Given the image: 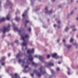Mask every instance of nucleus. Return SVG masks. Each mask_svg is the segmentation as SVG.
Listing matches in <instances>:
<instances>
[{
    "label": "nucleus",
    "instance_id": "1",
    "mask_svg": "<svg viewBox=\"0 0 78 78\" xmlns=\"http://www.w3.org/2000/svg\"><path fill=\"white\" fill-rule=\"evenodd\" d=\"M34 49H32L31 50L29 49L27 51V53H28L29 54L27 56V57L28 58L30 62H32V66H34L35 67H37V64L34 62L33 60V56H32V54L31 53H34Z\"/></svg>",
    "mask_w": 78,
    "mask_h": 78
},
{
    "label": "nucleus",
    "instance_id": "2",
    "mask_svg": "<svg viewBox=\"0 0 78 78\" xmlns=\"http://www.w3.org/2000/svg\"><path fill=\"white\" fill-rule=\"evenodd\" d=\"M29 9H28L27 10L25 11L24 13L22 15V17H23V21L24 23H25V27L22 29V31H24V30L27 27V23L29 22V20H27V18H28V16L27 15V11H28Z\"/></svg>",
    "mask_w": 78,
    "mask_h": 78
},
{
    "label": "nucleus",
    "instance_id": "3",
    "mask_svg": "<svg viewBox=\"0 0 78 78\" xmlns=\"http://www.w3.org/2000/svg\"><path fill=\"white\" fill-rule=\"evenodd\" d=\"M21 38L23 41V42L21 44L22 46H27V44L28 42V38H29L28 35H25L24 36V34H22L21 35Z\"/></svg>",
    "mask_w": 78,
    "mask_h": 78
},
{
    "label": "nucleus",
    "instance_id": "4",
    "mask_svg": "<svg viewBox=\"0 0 78 78\" xmlns=\"http://www.w3.org/2000/svg\"><path fill=\"white\" fill-rule=\"evenodd\" d=\"M43 68H44V67L41 66L40 68L39 69V70L40 71V72H37V70H35L34 71L33 73H36V74L38 76H41L42 75H44V74L46 73V71H45V70H44V71H42Z\"/></svg>",
    "mask_w": 78,
    "mask_h": 78
},
{
    "label": "nucleus",
    "instance_id": "5",
    "mask_svg": "<svg viewBox=\"0 0 78 78\" xmlns=\"http://www.w3.org/2000/svg\"><path fill=\"white\" fill-rule=\"evenodd\" d=\"M10 27H11L10 24H8L7 25V27H4L3 29L0 28V32L3 31V33H5L6 31H9L10 30Z\"/></svg>",
    "mask_w": 78,
    "mask_h": 78
},
{
    "label": "nucleus",
    "instance_id": "6",
    "mask_svg": "<svg viewBox=\"0 0 78 78\" xmlns=\"http://www.w3.org/2000/svg\"><path fill=\"white\" fill-rule=\"evenodd\" d=\"M34 57H35L36 58H38L40 61H41L42 62H45L44 60V58L43 56L40 55H35L34 56Z\"/></svg>",
    "mask_w": 78,
    "mask_h": 78
},
{
    "label": "nucleus",
    "instance_id": "7",
    "mask_svg": "<svg viewBox=\"0 0 78 78\" xmlns=\"http://www.w3.org/2000/svg\"><path fill=\"white\" fill-rule=\"evenodd\" d=\"M54 66V63L51 62L49 63H47L46 62L45 64V66H46V67H49L50 66Z\"/></svg>",
    "mask_w": 78,
    "mask_h": 78
},
{
    "label": "nucleus",
    "instance_id": "8",
    "mask_svg": "<svg viewBox=\"0 0 78 78\" xmlns=\"http://www.w3.org/2000/svg\"><path fill=\"white\" fill-rule=\"evenodd\" d=\"M45 14H51L52 12V11L50 10L49 11L48 10V7H47L45 8Z\"/></svg>",
    "mask_w": 78,
    "mask_h": 78
},
{
    "label": "nucleus",
    "instance_id": "9",
    "mask_svg": "<svg viewBox=\"0 0 78 78\" xmlns=\"http://www.w3.org/2000/svg\"><path fill=\"white\" fill-rule=\"evenodd\" d=\"M6 6H13V4L9 0H7L6 3Z\"/></svg>",
    "mask_w": 78,
    "mask_h": 78
},
{
    "label": "nucleus",
    "instance_id": "10",
    "mask_svg": "<svg viewBox=\"0 0 78 78\" xmlns=\"http://www.w3.org/2000/svg\"><path fill=\"white\" fill-rule=\"evenodd\" d=\"M52 58H55V59H58L59 58V56H57V54L55 53L52 55Z\"/></svg>",
    "mask_w": 78,
    "mask_h": 78
},
{
    "label": "nucleus",
    "instance_id": "11",
    "mask_svg": "<svg viewBox=\"0 0 78 78\" xmlns=\"http://www.w3.org/2000/svg\"><path fill=\"white\" fill-rule=\"evenodd\" d=\"M14 31H18V32H19V35L20 34L21 32H22V31H21L20 30H19L18 29V28L16 27H15L14 28Z\"/></svg>",
    "mask_w": 78,
    "mask_h": 78
},
{
    "label": "nucleus",
    "instance_id": "12",
    "mask_svg": "<svg viewBox=\"0 0 78 78\" xmlns=\"http://www.w3.org/2000/svg\"><path fill=\"white\" fill-rule=\"evenodd\" d=\"M19 62H22L23 64H22L21 66L22 67H24V64H25V60H21V59H20L19 60Z\"/></svg>",
    "mask_w": 78,
    "mask_h": 78
},
{
    "label": "nucleus",
    "instance_id": "13",
    "mask_svg": "<svg viewBox=\"0 0 78 78\" xmlns=\"http://www.w3.org/2000/svg\"><path fill=\"white\" fill-rule=\"evenodd\" d=\"M64 45L65 47H67L68 50H69V49L71 48V45H68L66 44H65Z\"/></svg>",
    "mask_w": 78,
    "mask_h": 78
},
{
    "label": "nucleus",
    "instance_id": "14",
    "mask_svg": "<svg viewBox=\"0 0 78 78\" xmlns=\"http://www.w3.org/2000/svg\"><path fill=\"white\" fill-rule=\"evenodd\" d=\"M5 57H2L1 58V59L0 61L1 63H2V62H3L4 61H5Z\"/></svg>",
    "mask_w": 78,
    "mask_h": 78
},
{
    "label": "nucleus",
    "instance_id": "15",
    "mask_svg": "<svg viewBox=\"0 0 78 78\" xmlns=\"http://www.w3.org/2000/svg\"><path fill=\"white\" fill-rule=\"evenodd\" d=\"M22 56V55L20 54V53H19L16 55V58H19L20 56Z\"/></svg>",
    "mask_w": 78,
    "mask_h": 78
},
{
    "label": "nucleus",
    "instance_id": "16",
    "mask_svg": "<svg viewBox=\"0 0 78 78\" xmlns=\"http://www.w3.org/2000/svg\"><path fill=\"white\" fill-rule=\"evenodd\" d=\"M15 20L17 22H19L20 20V18L17 16H16L15 18Z\"/></svg>",
    "mask_w": 78,
    "mask_h": 78
},
{
    "label": "nucleus",
    "instance_id": "17",
    "mask_svg": "<svg viewBox=\"0 0 78 78\" xmlns=\"http://www.w3.org/2000/svg\"><path fill=\"white\" fill-rule=\"evenodd\" d=\"M5 19L6 18H3L1 19H0V23H1L2 22H3V21H5Z\"/></svg>",
    "mask_w": 78,
    "mask_h": 78
},
{
    "label": "nucleus",
    "instance_id": "18",
    "mask_svg": "<svg viewBox=\"0 0 78 78\" xmlns=\"http://www.w3.org/2000/svg\"><path fill=\"white\" fill-rule=\"evenodd\" d=\"M50 70L51 71V72L52 74V75H54L55 73V72L53 69H50Z\"/></svg>",
    "mask_w": 78,
    "mask_h": 78
},
{
    "label": "nucleus",
    "instance_id": "19",
    "mask_svg": "<svg viewBox=\"0 0 78 78\" xmlns=\"http://www.w3.org/2000/svg\"><path fill=\"white\" fill-rule=\"evenodd\" d=\"M7 19L8 20H9L10 19V15H9V14L7 16Z\"/></svg>",
    "mask_w": 78,
    "mask_h": 78
},
{
    "label": "nucleus",
    "instance_id": "20",
    "mask_svg": "<svg viewBox=\"0 0 78 78\" xmlns=\"http://www.w3.org/2000/svg\"><path fill=\"white\" fill-rule=\"evenodd\" d=\"M67 69L68 70V71L67 72V73L68 75H70V68L69 67L67 68Z\"/></svg>",
    "mask_w": 78,
    "mask_h": 78
},
{
    "label": "nucleus",
    "instance_id": "21",
    "mask_svg": "<svg viewBox=\"0 0 78 78\" xmlns=\"http://www.w3.org/2000/svg\"><path fill=\"white\" fill-rule=\"evenodd\" d=\"M23 72L26 73V72H28V70H26V69L24 68V70H23Z\"/></svg>",
    "mask_w": 78,
    "mask_h": 78
},
{
    "label": "nucleus",
    "instance_id": "22",
    "mask_svg": "<svg viewBox=\"0 0 78 78\" xmlns=\"http://www.w3.org/2000/svg\"><path fill=\"white\" fill-rule=\"evenodd\" d=\"M69 30V28L68 27H67L65 29V31L66 32Z\"/></svg>",
    "mask_w": 78,
    "mask_h": 78
},
{
    "label": "nucleus",
    "instance_id": "23",
    "mask_svg": "<svg viewBox=\"0 0 78 78\" xmlns=\"http://www.w3.org/2000/svg\"><path fill=\"white\" fill-rule=\"evenodd\" d=\"M73 45H76V48H77V47H78V44H77V43H74L73 44Z\"/></svg>",
    "mask_w": 78,
    "mask_h": 78
},
{
    "label": "nucleus",
    "instance_id": "24",
    "mask_svg": "<svg viewBox=\"0 0 78 78\" xmlns=\"http://www.w3.org/2000/svg\"><path fill=\"white\" fill-rule=\"evenodd\" d=\"M73 13H74V11H72L70 13V15H72V14H73Z\"/></svg>",
    "mask_w": 78,
    "mask_h": 78
},
{
    "label": "nucleus",
    "instance_id": "25",
    "mask_svg": "<svg viewBox=\"0 0 78 78\" xmlns=\"http://www.w3.org/2000/svg\"><path fill=\"white\" fill-rule=\"evenodd\" d=\"M59 67H57L56 69V71H59Z\"/></svg>",
    "mask_w": 78,
    "mask_h": 78
},
{
    "label": "nucleus",
    "instance_id": "26",
    "mask_svg": "<svg viewBox=\"0 0 78 78\" xmlns=\"http://www.w3.org/2000/svg\"><path fill=\"white\" fill-rule=\"evenodd\" d=\"M73 41V39L71 38L70 40V42H72Z\"/></svg>",
    "mask_w": 78,
    "mask_h": 78
},
{
    "label": "nucleus",
    "instance_id": "27",
    "mask_svg": "<svg viewBox=\"0 0 78 78\" xmlns=\"http://www.w3.org/2000/svg\"><path fill=\"white\" fill-rule=\"evenodd\" d=\"M30 75L32 76V77H34V73H30Z\"/></svg>",
    "mask_w": 78,
    "mask_h": 78
},
{
    "label": "nucleus",
    "instance_id": "28",
    "mask_svg": "<svg viewBox=\"0 0 78 78\" xmlns=\"http://www.w3.org/2000/svg\"><path fill=\"white\" fill-rule=\"evenodd\" d=\"M6 72H7L8 73H9V69H6Z\"/></svg>",
    "mask_w": 78,
    "mask_h": 78
},
{
    "label": "nucleus",
    "instance_id": "29",
    "mask_svg": "<svg viewBox=\"0 0 78 78\" xmlns=\"http://www.w3.org/2000/svg\"><path fill=\"white\" fill-rule=\"evenodd\" d=\"M15 43H16V44H18L19 43V41H18V40H16V41L15 42Z\"/></svg>",
    "mask_w": 78,
    "mask_h": 78
},
{
    "label": "nucleus",
    "instance_id": "30",
    "mask_svg": "<svg viewBox=\"0 0 78 78\" xmlns=\"http://www.w3.org/2000/svg\"><path fill=\"white\" fill-rule=\"evenodd\" d=\"M28 66H24V69H26V68H28Z\"/></svg>",
    "mask_w": 78,
    "mask_h": 78
},
{
    "label": "nucleus",
    "instance_id": "31",
    "mask_svg": "<svg viewBox=\"0 0 78 78\" xmlns=\"http://www.w3.org/2000/svg\"><path fill=\"white\" fill-rule=\"evenodd\" d=\"M28 30L30 31V32H31V28L30 27L29 29H28Z\"/></svg>",
    "mask_w": 78,
    "mask_h": 78
},
{
    "label": "nucleus",
    "instance_id": "32",
    "mask_svg": "<svg viewBox=\"0 0 78 78\" xmlns=\"http://www.w3.org/2000/svg\"><path fill=\"white\" fill-rule=\"evenodd\" d=\"M2 66H5V63L3 62L2 64Z\"/></svg>",
    "mask_w": 78,
    "mask_h": 78
},
{
    "label": "nucleus",
    "instance_id": "33",
    "mask_svg": "<svg viewBox=\"0 0 78 78\" xmlns=\"http://www.w3.org/2000/svg\"><path fill=\"white\" fill-rule=\"evenodd\" d=\"M50 55H47V57L48 58H50Z\"/></svg>",
    "mask_w": 78,
    "mask_h": 78
},
{
    "label": "nucleus",
    "instance_id": "34",
    "mask_svg": "<svg viewBox=\"0 0 78 78\" xmlns=\"http://www.w3.org/2000/svg\"><path fill=\"white\" fill-rule=\"evenodd\" d=\"M71 27L72 28H75V26L73 25Z\"/></svg>",
    "mask_w": 78,
    "mask_h": 78
},
{
    "label": "nucleus",
    "instance_id": "35",
    "mask_svg": "<svg viewBox=\"0 0 78 78\" xmlns=\"http://www.w3.org/2000/svg\"><path fill=\"white\" fill-rule=\"evenodd\" d=\"M11 56V54L9 53L8 54V56H9H9Z\"/></svg>",
    "mask_w": 78,
    "mask_h": 78
},
{
    "label": "nucleus",
    "instance_id": "36",
    "mask_svg": "<svg viewBox=\"0 0 78 78\" xmlns=\"http://www.w3.org/2000/svg\"><path fill=\"white\" fill-rule=\"evenodd\" d=\"M5 37V34H3L2 36V37L3 38Z\"/></svg>",
    "mask_w": 78,
    "mask_h": 78
},
{
    "label": "nucleus",
    "instance_id": "37",
    "mask_svg": "<svg viewBox=\"0 0 78 78\" xmlns=\"http://www.w3.org/2000/svg\"><path fill=\"white\" fill-rule=\"evenodd\" d=\"M58 24H59V23H61V21H58Z\"/></svg>",
    "mask_w": 78,
    "mask_h": 78
},
{
    "label": "nucleus",
    "instance_id": "38",
    "mask_svg": "<svg viewBox=\"0 0 78 78\" xmlns=\"http://www.w3.org/2000/svg\"><path fill=\"white\" fill-rule=\"evenodd\" d=\"M59 41H60V39H58L57 41V42H59Z\"/></svg>",
    "mask_w": 78,
    "mask_h": 78
},
{
    "label": "nucleus",
    "instance_id": "39",
    "mask_svg": "<svg viewBox=\"0 0 78 78\" xmlns=\"http://www.w3.org/2000/svg\"><path fill=\"white\" fill-rule=\"evenodd\" d=\"M12 25L13 27H15V24L14 23H12Z\"/></svg>",
    "mask_w": 78,
    "mask_h": 78
},
{
    "label": "nucleus",
    "instance_id": "40",
    "mask_svg": "<svg viewBox=\"0 0 78 78\" xmlns=\"http://www.w3.org/2000/svg\"><path fill=\"white\" fill-rule=\"evenodd\" d=\"M76 29H75L73 30V31H76Z\"/></svg>",
    "mask_w": 78,
    "mask_h": 78
},
{
    "label": "nucleus",
    "instance_id": "41",
    "mask_svg": "<svg viewBox=\"0 0 78 78\" xmlns=\"http://www.w3.org/2000/svg\"><path fill=\"white\" fill-rule=\"evenodd\" d=\"M63 42L64 43H65L66 42V41L65 40V39H63Z\"/></svg>",
    "mask_w": 78,
    "mask_h": 78
},
{
    "label": "nucleus",
    "instance_id": "42",
    "mask_svg": "<svg viewBox=\"0 0 78 78\" xmlns=\"http://www.w3.org/2000/svg\"><path fill=\"white\" fill-rule=\"evenodd\" d=\"M19 12V10H17V12H16V14H17V12Z\"/></svg>",
    "mask_w": 78,
    "mask_h": 78
},
{
    "label": "nucleus",
    "instance_id": "43",
    "mask_svg": "<svg viewBox=\"0 0 78 78\" xmlns=\"http://www.w3.org/2000/svg\"><path fill=\"white\" fill-rule=\"evenodd\" d=\"M58 8H61V5H59L58 6Z\"/></svg>",
    "mask_w": 78,
    "mask_h": 78
},
{
    "label": "nucleus",
    "instance_id": "44",
    "mask_svg": "<svg viewBox=\"0 0 78 78\" xmlns=\"http://www.w3.org/2000/svg\"><path fill=\"white\" fill-rule=\"evenodd\" d=\"M51 1L52 2H54L55 1V0H51Z\"/></svg>",
    "mask_w": 78,
    "mask_h": 78
},
{
    "label": "nucleus",
    "instance_id": "45",
    "mask_svg": "<svg viewBox=\"0 0 78 78\" xmlns=\"http://www.w3.org/2000/svg\"><path fill=\"white\" fill-rule=\"evenodd\" d=\"M58 64H61V62H58Z\"/></svg>",
    "mask_w": 78,
    "mask_h": 78
},
{
    "label": "nucleus",
    "instance_id": "46",
    "mask_svg": "<svg viewBox=\"0 0 78 78\" xmlns=\"http://www.w3.org/2000/svg\"><path fill=\"white\" fill-rule=\"evenodd\" d=\"M22 50L23 51H25V50H24V49H23V48H22Z\"/></svg>",
    "mask_w": 78,
    "mask_h": 78
},
{
    "label": "nucleus",
    "instance_id": "47",
    "mask_svg": "<svg viewBox=\"0 0 78 78\" xmlns=\"http://www.w3.org/2000/svg\"><path fill=\"white\" fill-rule=\"evenodd\" d=\"M13 45H14V43H13L11 44L12 46H13Z\"/></svg>",
    "mask_w": 78,
    "mask_h": 78
},
{
    "label": "nucleus",
    "instance_id": "48",
    "mask_svg": "<svg viewBox=\"0 0 78 78\" xmlns=\"http://www.w3.org/2000/svg\"><path fill=\"white\" fill-rule=\"evenodd\" d=\"M9 45H11V44L9 43H8V46H9Z\"/></svg>",
    "mask_w": 78,
    "mask_h": 78
},
{
    "label": "nucleus",
    "instance_id": "49",
    "mask_svg": "<svg viewBox=\"0 0 78 78\" xmlns=\"http://www.w3.org/2000/svg\"><path fill=\"white\" fill-rule=\"evenodd\" d=\"M8 36H11V34H8Z\"/></svg>",
    "mask_w": 78,
    "mask_h": 78
},
{
    "label": "nucleus",
    "instance_id": "50",
    "mask_svg": "<svg viewBox=\"0 0 78 78\" xmlns=\"http://www.w3.org/2000/svg\"><path fill=\"white\" fill-rule=\"evenodd\" d=\"M73 2V0H71V2Z\"/></svg>",
    "mask_w": 78,
    "mask_h": 78
},
{
    "label": "nucleus",
    "instance_id": "51",
    "mask_svg": "<svg viewBox=\"0 0 78 78\" xmlns=\"http://www.w3.org/2000/svg\"><path fill=\"white\" fill-rule=\"evenodd\" d=\"M54 27H56V24H54Z\"/></svg>",
    "mask_w": 78,
    "mask_h": 78
},
{
    "label": "nucleus",
    "instance_id": "52",
    "mask_svg": "<svg viewBox=\"0 0 78 78\" xmlns=\"http://www.w3.org/2000/svg\"><path fill=\"white\" fill-rule=\"evenodd\" d=\"M58 28H60V26H58Z\"/></svg>",
    "mask_w": 78,
    "mask_h": 78
},
{
    "label": "nucleus",
    "instance_id": "53",
    "mask_svg": "<svg viewBox=\"0 0 78 78\" xmlns=\"http://www.w3.org/2000/svg\"><path fill=\"white\" fill-rule=\"evenodd\" d=\"M26 50H27V47H26L25 48Z\"/></svg>",
    "mask_w": 78,
    "mask_h": 78
},
{
    "label": "nucleus",
    "instance_id": "54",
    "mask_svg": "<svg viewBox=\"0 0 78 78\" xmlns=\"http://www.w3.org/2000/svg\"><path fill=\"white\" fill-rule=\"evenodd\" d=\"M31 2L32 3V2H33V0H30Z\"/></svg>",
    "mask_w": 78,
    "mask_h": 78
},
{
    "label": "nucleus",
    "instance_id": "55",
    "mask_svg": "<svg viewBox=\"0 0 78 78\" xmlns=\"http://www.w3.org/2000/svg\"><path fill=\"white\" fill-rule=\"evenodd\" d=\"M76 20H78V18H76Z\"/></svg>",
    "mask_w": 78,
    "mask_h": 78
},
{
    "label": "nucleus",
    "instance_id": "56",
    "mask_svg": "<svg viewBox=\"0 0 78 78\" xmlns=\"http://www.w3.org/2000/svg\"><path fill=\"white\" fill-rule=\"evenodd\" d=\"M10 9H12V7H10Z\"/></svg>",
    "mask_w": 78,
    "mask_h": 78
},
{
    "label": "nucleus",
    "instance_id": "57",
    "mask_svg": "<svg viewBox=\"0 0 78 78\" xmlns=\"http://www.w3.org/2000/svg\"><path fill=\"white\" fill-rule=\"evenodd\" d=\"M43 28H45V27L44 26H43Z\"/></svg>",
    "mask_w": 78,
    "mask_h": 78
},
{
    "label": "nucleus",
    "instance_id": "58",
    "mask_svg": "<svg viewBox=\"0 0 78 78\" xmlns=\"http://www.w3.org/2000/svg\"><path fill=\"white\" fill-rule=\"evenodd\" d=\"M51 76H50V77H49V78H50V77H51Z\"/></svg>",
    "mask_w": 78,
    "mask_h": 78
},
{
    "label": "nucleus",
    "instance_id": "59",
    "mask_svg": "<svg viewBox=\"0 0 78 78\" xmlns=\"http://www.w3.org/2000/svg\"><path fill=\"white\" fill-rule=\"evenodd\" d=\"M77 3H78V0L77 1Z\"/></svg>",
    "mask_w": 78,
    "mask_h": 78
},
{
    "label": "nucleus",
    "instance_id": "60",
    "mask_svg": "<svg viewBox=\"0 0 78 78\" xmlns=\"http://www.w3.org/2000/svg\"><path fill=\"white\" fill-rule=\"evenodd\" d=\"M14 62L15 64V63H16V61H14Z\"/></svg>",
    "mask_w": 78,
    "mask_h": 78
},
{
    "label": "nucleus",
    "instance_id": "61",
    "mask_svg": "<svg viewBox=\"0 0 78 78\" xmlns=\"http://www.w3.org/2000/svg\"><path fill=\"white\" fill-rule=\"evenodd\" d=\"M30 64V63H28V64Z\"/></svg>",
    "mask_w": 78,
    "mask_h": 78
},
{
    "label": "nucleus",
    "instance_id": "62",
    "mask_svg": "<svg viewBox=\"0 0 78 78\" xmlns=\"http://www.w3.org/2000/svg\"><path fill=\"white\" fill-rule=\"evenodd\" d=\"M28 60H27V63H28Z\"/></svg>",
    "mask_w": 78,
    "mask_h": 78
},
{
    "label": "nucleus",
    "instance_id": "63",
    "mask_svg": "<svg viewBox=\"0 0 78 78\" xmlns=\"http://www.w3.org/2000/svg\"><path fill=\"white\" fill-rule=\"evenodd\" d=\"M60 58H62V57H60Z\"/></svg>",
    "mask_w": 78,
    "mask_h": 78
},
{
    "label": "nucleus",
    "instance_id": "64",
    "mask_svg": "<svg viewBox=\"0 0 78 78\" xmlns=\"http://www.w3.org/2000/svg\"><path fill=\"white\" fill-rule=\"evenodd\" d=\"M0 78H2V77H1V76H0Z\"/></svg>",
    "mask_w": 78,
    "mask_h": 78
}]
</instances>
